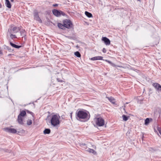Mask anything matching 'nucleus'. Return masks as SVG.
<instances>
[{
    "mask_svg": "<svg viewBox=\"0 0 161 161\" xmlns=\"http://www.w3.org/2000/svg\"><path fill=\"white\" fill-rule=\"evenodd\" d=\"M76 117L79 120L81 119L86 120L89 119L90 115L89 112L85 110H80L76 113Z\"/></svg>",
    "mask_w": 161,
    "mask_h": 161,
    "instance_id": "1",
    "label": "nucleus"
},
{
    "mask_svg": "<svg viewBox=\"0 0 161 161\" xmlns=\"http://www.w3.org/2000/svg\"><path fill=\"white\" fill-rule=\"evenodd\" d=\"M60 116L59 115L54 114L52 115L51 120V123L52 125L54 126H57L60 124L59 119Z\"/></svg>",
    "mask_w": 161,
    "mask_h": 161,
    "instance_id": "2",
    "label": "nucleus"
},
{
    "mask_svg": "<svg viewBox=\"0 0 161 161\" xmlns=\"http://www.w3.org/2000/svg\"><path fill=\"white\" fill-rule=\"evenodd\" d=\"M65 29H69L73 27V25L71 21L69 19H66L63 21Z\"/></svg>",
    "mask_w": 161,
    "mask_h": 161,
    "instance_id": "3",
    "label": "nucleus"
},
{
    "mask_svg": "<svg viewBox=\"0 0 161 161\" xmlns=\"http://www.w3.org/2000/svg\"><path fill=\"white\" fill-rule=\"evenodd\" d=\"M52 12L53 15L57 17H59L61 15L65 16L66 15V14L62 11L56 9L53 10Z\"/></svg>",
    "mask_w": 161,
    "mask_h": 161,
    "instance_id": "4",
    "label": "nucleus"
},
{
    "mask_svg": "<svg viewBox=\"0 0 161 161\" xmlns=\"http://www.w3.org/2000/svg\"><path fill=\"white\" fill-rule=\"evenodd\" d=\"M95 120L96 125L99 126H103L104 125V120L101 117L96 118Z\"/></svg>",
    "mask_w": 161,
    "mask_h": 161,
    "instance_id": "5",
    "label": "nucleus"
},
{
    "mask_svg": "<svg viewBox=\"0 0 161 161\" xmlns=\"http://www.w3.org/2000/svg\"><path fill=\"white\" fill-rule=\"evenodd\" d=\"M20 31L19 27H12L10 29L8 30L7 34L11 33H16Z\"/></svg>",
    "mask_w": 161,
    "mask_h": 161,
    "instance_id": "6",
    "label": "nucleus"
},
{
    "mask_svg": "<svg viewBox=\"0 0 161 161\" xmlns=\"http://www.w3.org/2000/svg\"><path fill=\"white\" fill-rule=\"evenodd\" d=\"M4 130L6 132L12 133H15L17 132L16 130L14 128H4Z\"/></svg>",
    "mask_w": 161,
    "mask_h": 161,
    "instance_id": "7",
    "label": "nucleus"
},
{
    "mask_svg": "<svg viewBox=\"0 0 161 161\" xmlns=\"http://www.w3.org/2000/svg\"><path fill=\"white\" fill-rule=\"evenodd\" d=\"M152 85L158 91L161 92V86L159 84L154 83Z\"/></svg>",
    "mask_w": 161,
    "mask_h": 161,
    "instance_id": "8",
    "label": "nucleus"
},
{
    "mask_svg": "<svg viewBox=\"0 0 161 161\" xmlns=\"http://www.w3.org/2000/svg\"><path fill=\"white\" fill-rule=\"evenodd\" d=\"M34 19L36 21H38L40 23H42V21L40 19L38 15V13L37 12H35L34 13Z\"/></svg>",
    "mask_w": 161,
    "mask_h": 161,
    "instance_id": "9",
    "label": "nucleus"
},
{
    "mask_svg": "<svg viewBox=\"0 0 161 161\" xmlns=\"http://www.w3.org/2000/svg\"><path fill=\"white\" fill-rule=\"evenodd\" d=\"M102 40L106 45H109L110 44V40L106 37H103Z\"/></svg>",
    "mask_w": 161,
    "mask_h": 161,
    "instance_id": "10",
    "label": "nucleus"
},
{
    "mask_svg": "<svg viewBox=\"0 0 161 161\" xmlns=\"http://www.w3.org/2000/svg\"><path fill=\"white\" fill-rule=\"evenodd\" d=\"M103 57L102 56H96L92 58H91V60L93 61L96 60H103Z\"/></svg>",
    "mask_w": 161,
    "mask_h": 161,
    "instance_id": "11",
    "label": "nucleus"
},
{
    "mask_svg": "<svg viewBox=\"0 0 161 161\" xmlns=\"http://www.w3.org/2000/svg\"><path fill=\"white\" fill-rule=\"evenodd\" d=\"M23 117L20 116H18V119H17V121L18 122V123L20 125H23Z\"/></svg>",
    "mask_w": 161,
    "mask_h": 161,
    "instance_id": "12",
    "label": "nucleus"
},
{
    "mask_svg": "<svg viewBox=\"0 0 161 161\" xmlns=\"http://www.w3.org/2000/svg\"><path fill=\"white\" fill-rule=\"evenodd\" d=\"M21 35L23 36L22 38H24L25 40L26 39L25 36H26V32L25 30H22L20 31Z\"/></svg>",
    "mask_w": 161,
    "mask_h": 161,
    "instance_id": "13",
    "label": "nucleus"
},
{
    "mask_svg": "<svg viewBox=\"0 0 161 161\" xmlns=\"http://www.w3.org/2000/svg\"><path fill=\"white\" fill-rule=\"evenodd\" d=\"M106 98H108L109 101L112 103L114 104L115 103V99L113 97H108L107 96Z\"/></svg>",
    "mask_w": 161,
    "mask_h": 161,
    "instance_id": "14",
    "label": "nucleus"
},
{
    "mask_svg": "<svg viewBox=\"0 0 161 161\" xmlns=\"http://www.w3.org/2000/svg\"><path fill=\"white\" fill-rule=\"evenodd\" d=\"M5 4L6 7L9 8H11V5L9 0H5Z\"/></svg>",
    "mask_w": 161,
    "mask_h": 161,
    "instance_id": "15",
    "label": "nucleus"
},
{
    "mask_svg": "<svg viewBox=\"0 0 161 161\" xmlns=\"http://www.w3.org/2000/svg\"><path fill=\"white\" fill-rule=\"evenodd\" d=\"M153 120L151 118L149 119L148 118H147L145 120L144 124L145 125H148L150 122V121H152Z\"/></svg>",
    "mask_w": 161,
    "mask_h": 161,
    "instance_id": "16",
    "label": "nucleus"
},
{
    "mask_svg": "<svg viewBox=\"0 0 161 161\" xmlns=\"http://www.w3.org/2000/svg\"><path fill=\"white\" fill-rule=\"evenodd\" d=\"M86 151L90 153H92L93 154L96 155L97 154V152L93 149L89 148Z\"/></svg>",
    "mask_w": 161,
    "mask_h": 161,
    "instance_id": "17",
    "label": "nucleus"
},
{
    "mask_svg": "<svg viewBox=\"0 0 161 161\" xmlns=\"http://www.w3.org/2000/svg\"><path fill=\"white\" fill-rule=\"evenodd\" d=\"M26 113L25 111V110H22V111H20L19 114L18 115L23 117L25 116L26 115Z\"/></svg>",
    "mask_w": 161,
    "mask_h": 161,
    "instance_id": "18",
    "label": "nucleus"
},
{
    "mask_svg": "<svg viewBox=\"0 0 161 161\" xmlns=\"http://www.w3.org/2000/svg\"><path fill=\"white\" fill-rule=\"evenodd\" d=\"M58 28L60 29H62L63 30L65 29L64 24L63 23V24H62L60 23H58Z\"/></svg>",
    "mask_w": 161,
    "mask_h": 161,
    "instance_id": "19",
    "label": "nucleus"
},
{
    "mask_svg": "<svg viewBox=\"0 0 161 161\" xmlns=\"http://www.w3.org/2000/svg\"><path fill=\"white\" fill-rule=\"evenodd\" d=\"M51 130L49 129H45L43 131V133L45 134H49L50 133Z\"/></svg>",
    "mask_w": 161,
    "mask_h": 161,
    "instance_id": "20",
    "label": "nucleus"
},
{
    "mask_svg": "<svg viewBox=\"0 0 161 161\" xmlns=\"http://www.w3.org/2000/svg\"><path fill=\"white\" fill-rule=\"evenodd\" d=\"M85 14L87 17L89 18H91L92 17V14L87 11H85Z\"/></svg>",
    "mask_w": 161,
    "mask_h": 161,
    "instance_id": "21",
    "label": "nucleus"
},
{
    "mask_svg": "<svg viewBox=\"0 0 161 161\" xmlns=\"http://www.w3.org/2000/svg\"><path fill=\"white\" fill-rule=\"evenodd\" d=\"M122 116L123 120L125 121H126L127 120H128V118H129V116H126L124 114Z\"/></svg>",
    "mask_w": 161,
    "mask_h": 161,
    "instance_id": "22",
    "label": "nucleus"
},
{
    "mask_svg": "<svg viewBox=\"0 0 161 161\" xmlns=\"http://www.w3.org/2000/svg\"><path fill=\"white\" fill-rule=\"evenodd\" d=\"M105 61L107 62L108 63H109L112 66L114 67H115L116 65L111 61L108 60H106Z\"/></svg>",
    "mask_w": 161,
    "mask_h": 161,
    "instance_id": "23",
    "label": "nucleus"
},
{
    "mask_svg": "<svg viewBox=\"0 0 161 161\" xmlns=\"http://www.w3.org/2000/svg\"><path fill=\"white\" fill-rule=\"evenodd\" d=\"M12 33H11V34H7L10 35V37L13 39L16 38L17 37L16 35H13Z\"/></svg>",
    "mask_w": 161,
    "mask_h": 161,
    "instance_id": "24",
    "label": "nucleus"
},
{
    "mask_svg": "<svg viewBox=\"0 0 161 161\" xmlns=\"http://www.w3.org/2000/svg\"><path fill=\"white\" fill-rule=\"evenodd\" d=\"M75 55L77 57L80 58L81 56V55L79 52L77 51L75 53Z\"/></svg>",
    "mask_w": 161,
    "mask_h": 161,
    "instance_id": "25",
    "label": "nucleus"
},
{
    "mask_svg": "<svg viewBox=\"0 0 161 161\" xmlns=\"http://www.w3.org/2000/svg\"><path fill=\"white\" fill-rule=\"evenodd\" d=\"M32 123V120L31 119H28L27 121V124L30 125H31Z\"/></svg>",
    "mask_w": 161,
    "mask_h": 161,
    "instance_id": "26",
    "label": "nucleus"
},
{
    "mask_svg": "<svg viewBox=\"0 0 161 161\" xmlns=\"http://www.w3.org/2000/svg\"><path fill=\"white\" fill-rule=\"evenodd\" d=\"M81 146L84 148H86L87 147V146L86 144H82L81 145Z\"/></svg>",
    "mask_w": 161,
    "mask_h": 161,
    "instance_id": "27",
    "label": "nucleus"
},
{
    "mask_svg": "<svg viewBox=\"0 0 161 161\" xmlns=\"http://www.w3.org/2000/svg\"><path fill=\"white\" fill-rule=\"evenodd\" d=\"M6 48L10 52H12L13 51V49H11L9 47H7Z\"/></svg>",
    "mask_w": 161,
    "mask_h": 161,
    "instance_id": "28",
    "label": "nucleus"
},
{
    "mask_svg": "<svg viewBox=\"0 0 161 161\" xmlns=\"http://www.w3.org/2000/svg\"><path fill=\"white\" fill-rule=\"evenodd\" d=\"M57 81L58 82H64V81L60 79L59 78H57Z\"/></svg>",
    "mask_w": 161,
    "mask_h": 161,
    "instance_id": "29",
    "label": "nucleus"
},
{
    "mask_svg": "<svg viewBox=\"0 0 161 161\" xmlns=\"http://www.w3.org/2000/svg\"><path fill=\"white\" fill-rule=\"evenodd\" d=\"M10 45L13 47H15V46H16V44H14V43H12V42H10Z\"/></svg>",
    "mask_w": 161,
    "mask_h": 161,
    "instance_id": "30",
    "label": "nucleus"
},
{
    "mask_svg": "<svg viewBox=\"0 0 161 161\" xmlns=\"http://www.w3.org/2000/svg\"><path fill=\"white\" fill-rule=\"evenodd\" d=\"M21 47V46H19L16 45L15 48H19Z\"/></svg>",
    "mask_w": 161,
    "mask_h": 161,
    "instance_id": "31",
    "label": "nucleus"
},
{
    "mask_svg": "<svg viewBox=\"0 0 161 161\" xmlns=\"http://www.w3.org/2000/svg\"><path fill=\"white\" fill-rule=\"evenodd\" d=\"M103 52L104 53H106V50L104 48H103L102 50Z\"/></svg>",
    "mask_w": 161,
    "mask_h": 161,
    "instance_id": "32",
    "label": "nucleus"
},
{
    "mask_svg": "<svg viewBox=\"0 0 161 161\" xmlns=\"http://www.w3.org/2000/svg\"><path fill=\"white\" fill-rule=\"evenodd\" d=\"M58 4H53V7H57V6H58Z\"/></svg>",
    "mask_w": 161,
    "mask_h": 161,
    "instance_id": "33",
    "label": "nucleus"
},
{
    "mask_svg": "<svg viewBox=\"0 0 161 161\" xmlns=\"http://www.w3.org/2000/svg\"><path fill=\"white\" fill-rule=\"evenodd\" d=\"M72 112H71L70 113V117H71V119H72Z\"/></svg>",
    "mask_w": 161,
    "mask_h": 161,
    "instance_id": "34",
    "label": "nucleus"
},
{
    "mask_svg": "<svg viewBox=\"0 0 161 161\" xmlns=\"http://www.w3.org/2000/svg\"><path fill=\"white\" fill-rule=\"evenodd\" d=\"M27 112L28 113H30V114H32V112H30L29 111V110H27Z\"/></svg>",
    "mask_w": 161,
    "mask_h": 161,
    "instance_id": "35",
    "label": "nucleus"
},
{
    "mask_svg": "<svg viewBox=\"0 0 161 161\" xmlns=\"http://www.w3.org/2000/svg\"><path fill=\"white\" fill-rule=\"evenodd\" d=\"M64 115H62L61 116V117L63 118L64 119Z\"/></svg>",
    "mask_w": 161,
    "mask_h": 161,
    "instance_id": "36",
    "label": "nucleus"
},
{
    "mask_svg": "<svg viewBox=\"0 0 161 161\" xmlns=\"http://www.w3.org/2000/svg\"><path fill=\"white\" fill-rule=\"evenodd\" d=\"M2 7V5L1 3H0V8H1Z\"/></svg>",
    "mask_w": 161,
    "mask_h": 161,
    "instance_id": "37",
    "label": "nucleus"
},
{
    "mask_svg": "<svg viewBox=\"0 0 161 161\" xmlns=\"http://www.w3.org/2000/svg\"><path fill=\"white\" fill-rule=\"evenodd\" d=\"M11 2H14V0H10Z\"/></svg>",
    "mask_w": 161,
    "mask_h": 161,
    "instance_id": "38",
    "label": "nucleus"
},
{
    "mask_svg": "<svg viewBox=\"0 0 161 161\" xmlns=\"http://www.w3.org/2000/svg\"><path fill=\"white\" fill-rule=\"evenodd\" d=\"M12 55V54H9L8 55V56H11V55Z\"/></svg>",
    "mask_w": 161,
    "mask_h": 161,
    "instance_id": "39",
    "label": "nucleus"
},
{
    "mask_svg": "<svg viewBox=\"0 0 161 161\" xmlns=\"http://www.w3.org/2000/svg\"><path fill=\"white\" fill-rule=\"evenodd\" d=\"M2 54V52L0 50V54Z\"/></svg>",
    "mask_w": 161,
    "mask_h": 161,
    "instance_id": "40",
    "label": "nucleus"
},
{
    "mask_svg": "<svg viewBox=\"0 0 161 161\" xmlns=\"http://www.w3.org/2000/svg\"><path fill=\"white\" fill-rule=\"evenodd\" d=\"M138 1H140V0H137Z\"/></svg>",
    "mask_w": 161,
    "mask_h": 161,
    "instance_id": "41",
    "label": "nucleus"
}]
</instances>
